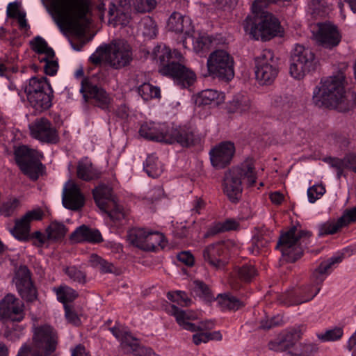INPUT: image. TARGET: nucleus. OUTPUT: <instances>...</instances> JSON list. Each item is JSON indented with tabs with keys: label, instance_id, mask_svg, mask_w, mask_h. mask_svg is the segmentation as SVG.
<instances>
[{
	"label": "nucleus",
	"instance_id": "obj_1",
	"mask_svg": "<svg viewBox=\"0 0 356 356\" xmlns=\"http://www.w3.org/2000/svg\"><path fill=\"white\" fill-rule=\"evenodd\" d=\"M48 10L61 31L84 35L90 23L91 6L89 0H45Z\"/></svg>",
	"mask_w": 356,
	"mask_h": 356
},
{
	"label": "nucleus",
	"instance_id": "obj_2",
	"mask_svg": "<svg viewBox=\"0 0 356 356\" xmlns=\"http://www.w3.org/2000/svg\"><path fill=\"white\" fill-rule=\"evenodd\" d=\"M291 0H255L252 6V15L246 17L244 30L255 40H268L281 31L280 23L273 14L264 8L268 3H284Z\"/></svg>",
	"mask_w": 356,
	"mask_h": 356
},
{
	"label": "nucleus",
	"instance_id": "obj_3",
	"mask_svg": "<svg viewBox=\"0 0 356 356\" xmlns=\"http://www.w3.org/2000/svg\"><path fill=\"white\" fill-rule=\"evenodd\" d=\"M345 76L340 72L321 81L313 92V100L318 106H326L335 108L339 111H349L356 102L349 98L344 89Z\"/></svg>",
	"mask_w": 356,
	"mask_h": 356
},
{
	"label": "nucleus",
	"instance_id": "obj_4",
	"mask_svg": "<svg viewBox=\"0 0 356 356\" xmlns=\"http://www.w3.org/2000/svg\"><path fill=\"white\" fill-rule=\"evenodd\" d=\"M343 258V254L339 253L322 261L312 273V283L304 285L295 291L287 293L284 296V304L288 306L298 305L312 300L320 291L321 285L326 277L337 268Z\"/></svg>",
	"mask_w": 356,
	"mask_h": 356
},
{
	"label": "nucleus",
	"instance_id": "obj_5",
	"mask_svg": "<svg viewBox=\"0 0 356 356\" xmlns=\"http://www.w3.org/2000/svg\"><path fill=\"white\" fill-rule=\"evenodd\" d=\"M139 134L149 140L172 144L179 143L182 147H190L195 143V135L189 129L166 123L145 122Z\"/></svg>",
	"mask_w": 356,
	"mask_h": 356
},
{
	"label": "nucleus",
	"instance_id": "obj_6",
	"mask_svg": "<svg viewBox=\"0 0 356 356\" xmlns=\"http://www.w3.org/2000/svg\"><path fill=\"white\" fill-rule=\"evenodd\" d=\"M248 186H252L257 179V173L251 162L243 163L241 167L233 168L227 171L223 179V189L229 200L238 202L241 197L243 187L241 179Z\"/></svg>",
	"mask_w": 356,
	"mask_h": 356
},
{
	"label": "nucleus",
	"instance_id": "obj_7",
	"mask_svg": "<svg viewBox=\"0 0 356 356\" xmlns=\"http://www.w3.org/2000/svg\"><path fill=\"white\" fill-rule=\"evenodd\" d=\"M309 232L298 229L293 226L289 230L281 233L276 248L282 252L284 261L293 263L299 259L303 254L301 239L309 238Z\"/></svg>",
	"mask_w": 356,
	"mask_h": 356
},
{
	"label": "nucleus",
	"instance_id": "obj_8",
	"mask_svg": "<svg viewBox=\"0 0 356 356\" xmlns=\"http://www.w3.org/2000/svg\"><path fill=\"white\" fill-rule=\"evenodd\" d=\"M43 212L40 209L26 212L21 218L15 220L13 228L10 232L12 235L19 241H27L30 239H35L33 244L38 247L42 246L48 240L47 235H44L40 231L30 234V223L33 220H40L42 218Z\"/></svg>",
	"mask_w": 356,
	"mask_h": 356
},
{
	"label": "nucleus",
	"instance_id": "obj_9",
	"mask_svg": "<svg viewBox=\"0 0 356 356\" xmlns=\"http://www.w3.org/2000/svg\"><path fill=\"white\" fill-rule=\"evenodd\" d=\"M207 71L209 75L222 81H229L234 78V60L226 51L216 50L207 59Z\"/></svg>",
	"mask_w": 356,
	"mask_h": 356
},
{
	"label": "nucleus",
	"instance_id": "obj_10",
	"mask_svg": "<svg viewBox=\"0 0 356 356\" xmlns=\"http://www.w3.org/2000/svg\"><path fill=\"white\" fill-rule=\"evenodd\" d=\"M314 53L309 48L296 44L291 53L289 73L296 79H302L314 69Z\"/></svg>",
	"mask_w": 356,
	"mask_h": 356
},
{
	"label": "nucleus",
	"instance_id": "obj_11",
	"mask_svg": "<svg viewBox=\"0 0 356 356\" xmlns=\"http://www.w3.org/2000/svg\"><path fill=\"white\" fill-rule=\"evenodd\" d=\"M255 76L261 85H270L276 79L279 68L278 60L270 49H264L254 59Z\"/></svg>",
	"mask_w": 356,
	"mask_h": 356
},
{
	"label": "nucleus",
	"instance_id": "obj_12",
	"mask_svg": "<svg viewBox=\"0 0 356 356\" xmlns=\"http://www.w3.org/2000/svg\"><path fill=\"white\" fill-rule=\"evenodd\" d=\"M127 237L132 245L145 251L154 252L165 245V236L159 232L135 228L129 232Z\"/></svg>",
	"mask_w": 356,
	"mask_h": 356
},
{
	"label": "nucleus",
	"instance_id": "obj_13",
	"mask_svg": "<svg viewBox=\"0 0 356 356\" xmlns=\"http://www.w3.org/2000/svg\"><path fill=\"white\" fill-rule=\"evenodd\" d=\"M15 156L23 173L31 179L36 180L42 168V164L40 161L39 152L26 146H21L15 151Z\"/></svg>",
	"mask_w": 356,
	"mask_h": 356
},
{
	"label": "nucleus",
	"instance_id": "obj_14",
	"mask_svg": "<svg viewBox=\"0 0 356 356\" xmlns=\"http://www.w3.org/2000/svg\"><path fill=\"white\" fill-rule=\"evenodd\" d=\"M107 63L115 70L129 65L133 60L132 49L124 40H114L107 45Z\"/></svg>",
	"mask_w": 356,
	"mask_h": 356
},
{
	"label": "nucleus",
	"instance_id": "obj_15",
	"mask_svg": "<svg viewBox=\"0 0 356 356\" xmlns=\"http://www.w3.org/2000/svg\"><path fill=\"white\" fill-rule=\"evenodd\" d=\"M0 317L10 320L14 331H22V327L19 325L15 327L14 322H19L23 319L24 303L13 294L6 295L0 302Z\"/></svg>",
	"mask_w": 356,
	"mask_h": 356
},
{
	"label": "nucleus",
	"instance_id": "obj_16",
	"mask_svg": "<svg viewBox=\"0 0 356 356\" xmlns=\"http://www.w3.org/2000/svg\"><path fill=\"white\" fill-rule=\"evenodd\" d=\"M159 72L163 75L171 76L175 83L182 88L190 87L196 81L195 74L192 70L176 61L164 65Z\"/></svg>",
	"mask_w": 356,
	"mask_h": 356
},
{
	"label": "nucleus",
	"instance_id": "obj_17",
	"mask_svg": "<svg viewBox=\"0 0 356 356\" xmlns=\"http://www.w3.org/2000/svg\"><path fill=\"white\" fill-rule=\"evenodd\" d=\"M80 92L86 102H89L102 110H109L112 98L104 88L83 79L81 81Z\"/></svg>",
	"mask_w": 356,
	"mask_h": 356
},
{
	"label": "nucleus",
	"instance_id": "obj_18",
	"mask_svg": "<svg viewBox=\"0 0 356 356\" xmlns=\"http://www.w3.org/2000/svg\"><path fill=\"white\" fill-rule=\"evenodd\" d=\"M17 290L22 299L32 302L37 299L38 293L31 277V272L26 266L17 268L13 279Z\"/></svg>",
	"mask_w": 356,
	"mask_h": 356
},
{
	"label": "nucleus",
	"instance_id": "obj_19",
	"mask_svg": "<svg viewBox=\"0 0 356 356\" xmlns=\"http://www.w3.org/2000/svg\"><path fill=\"white\" fill-rule=\"evenodd\" d=\"M56 344L54 335H34L31 345H23L17 356H24L29 352H31L33 356H47L55 351Z\"/></svg>",
	"mask_w": 356,
	"mask_h": 356
},
{
	"label": "nucleus",
	"instance_id": "obj_20",
	"mask_svg": "<svg viewBox=\"0 0 356 356\" xmlns=\"http://www.w3.org/2000/svg\"><path fill=\"white\" fill-rule=\"evenodd\" d=\"M31 136L42 142L56 143L58 135L51 122L44 118L36 119L29 125Z\"/></svg>",
	"mask_w": 356,
	"mask_h": 356
},
{
	"label": "nucleus",
	"instance_id": "obj_21",
	"mask_svg": "<svg viewBox=\"0 0 356 356\" xmlns=\"http://www.w3.org/2000/svg\"><path fill=\"white\" fill-rule=\"evenodd\" d=\"M227 250L223 242H218L207 246L202 256L204 261L216 269L223 268L227 264Z\"/></svg>",
	"mask_w": 356,
	"mask_h": 356
},
{
	"label": "nucleus",
	"instance_id": "obj_22",
	"mask_svg": "<svg viewBox=\"0 0 356 356\" xmlns=\"http://www.w3.org/2000/svg\"><path fill=\"white\" fill-rule=\"evenodd\" d=\"M235 152L234 143L222 142L211 149L209 154L211 164L218 168H223L229 164Z\"/></svg>",
	"mask_w": 356,
	"mask_h": 356
},
{
	"label": "nucleus",
	"instance_id": "obj_23",
	"mask_svg": "<svg viewBox=\"0 0 356 356\" xmlns=\"http://www.w3.org/2000/svg\"><path fill=\"white\" fill-rule=\"evenodd\" d=\"M62 200L63 206L71 210H79L84 205V197L79 186L70 181L63 189Z\"/></svg>",
	"mask_w": 356,
	"mask_h": 356
},
{
	"label": "nucleus",
	"instance_id": "obj_24",
	"mask_svg": "<svg viewBox=\"0 0 356 356\" xmlns=\"http://www.w3.org/2000/svg\"><path fill=\"white\" fill-rule=\"evenodd\" d=\"M130 1L127 0H119L118 6L111 3L108 7L109 22L114 26L118 24L126 26L130 20Z\"/></svg>",
	"mask_w": 356,
	"mask_h": 356
},
{
	"label": "nucleus",
	"instance_id": "obj_25",
	"mask_svg": "<svg viewBox=\"0 0 356 356\" xmlns=\"http://www.w3.org/2000/svg\"><path fill=\"white\" fill-rule=\"evenodd\" d=\"M315 36L316 40L326 47L336 46L340 41L337 27L329 23L319 24Z\"/></svg>",
	"mask_w": 356,
	"mask_h": 356
},
{
	"label": "nucleus",
	"instance_id": "obj_26",
	"mask_svg": "<svg viewBox=\"0 0 356 356\" xmlns=\"http://www.w3.org/2000/svg\"><path fill=\"white\" fill-rule=\"evenodd\" d=\"M168 312L175 318L179 326L187 331L195 332L196 324L191 323L189 321L196 319L197 318V313L191 310L181 309L175 305H169Z\"/></svg>",
	"mask_w": 356,
	"mask_h": 356
},
{
	"label": "nucleus",
	"instance_id": "obj_27",
	"mask_svg": "<svg viewBox=\"0 0 356 356\" xmlns=\"http://www.w3.org/2000/svg\"><path fill=\"white\" fill-rule=\"evenodd\" d=\"M70 239L74 243L89 242L100 243L103 241L100 232L95 229H91L85 225L78 227L70 236Z\"/></svg>",
	"mask_w": 356,
	"mask_h": 356
},
{
	"label": "nucleus",
	"instance_id": "obj_28",
	"mask_svg": "<svg viewBox=\"0 0 356 356\" xmlns=\"http://www.w3.org/2000/svg\"><path fill=\"white\" fill-rule=\"evenodd\" d=\"M120 342V350L127 355L132 356H143L145 346H142L138 339L133 335H115Z\"/></svg>",
	"mask_w": 356,
	"mask_h": 356
},
{
	"label": "nucleus",
	"instance_id": "obj_29",
	"mask_svg": "<svg viewBox=\"0 0 356 356\" xmlns=\"http://www.w3.org/2000/svg\"><path fill=\"white\" fill-rule=\"evenodd\" d=\"M168 28L175 33L188 34L192 30L191 22L189 17L174 12L168 19Z\"/></svg>",
	"mask_w": 356,
	"mask_h": 356
},
{
	"label": "nucleus",
	"instance_id": "obj_30",
	"mask_svg": "<svg viewBox=\"0 0 356 356\" xmlns=\"http://www.w3.org/2000/svg\"><path fill=\"white\" fill-rule=\"evenodd\" d=\"M95 202L102 211H107L108 205L115 202L113 199L112 188L105 184H99L92 191Z\"/></svg>",
	"mask_w": 356,
	"mask_h": 356
},
{
	"label": "nucleus",
	"instance_id": "obj_31",
	"mask_svg": "<svg viewBox=\"0 0 356 356\" xmlns=\"http://www.w3.org/2000/svg\"><path fill=\"white\" fill-rule=\"evenodd\" d=\"M52 97L53 90L26 96L27 100L31 107L39 113L47 110L51 107Z\"/></svg>",
	"mask_w": 356,
	"mask_h": 356
},
{
	"label": "nucleus",
	"instance_id": "obj_32",
	"mask_svg": "<svg viewBox=\"0 0 356 356\" xmlns=\"http://www.w3.org/2000/svg\"><path fill=\"white\" fill-rule=\"evenodd\" d=\"M53 90L51 85L47 81L46 77H36L33 76L29 81L28 85L24 88V92L26 96L32 95L43 92Z\"/></svg>",
	"mask_w": 356,
	"mask_h": 356
},
{
	"label": "nucleus",
	"instance_id": "obj_33",
	"mask_svg": "<svg viewBox=\"0 0 356 356\" xmlns=\"http://www.w3.org/2000/svg\"><path fill=\"white\" fill-rule=\"evenodd\" d=\"M76 174L79 179L86 181L97 179L99 177V172L93 167L92 163L87 159L79 161Z\"/></svg>",
	"mask_w": 356,
	"mask_h": 356
},
{
	"label": "nucleus",
	"instance_id": "obj_34",
	"mask_svg": "<svg viewBox=\"0 0 356 356\" xmlns=\"http://www.w3.org/2000/svg\"><path fill=\"white\" fill-rule=\"evenodd\" d=\"M295 335H276V337L270 340L268 346L269 350L275 352H287L293 344V338Z\"/></svg>",
	"mask_w": 356,
	"mask_h": 356
},
{
	"label": "nucleus",
	"instance_id": "obj_35",
	"mask_svg": "<svg viewBox=\"0 0 356 356\" xmlns=\"http://www.w3.org/2000/svg\"><path fill=\"white\" fill-rule=\"evenodd\" d=\"M317 350V347L312 343L299 341L298 335H295L293 344L289 350L290 356H312Z\"/></svg>",
	"mask_w": 356,
	"mask_h": 356
},
{
	"label": "nucleus",
	"instance_id": "obj_36",
	"mask_svg": "<svg viewBox=\"0 0 356 356\" xmlns=\"http://www.w3.org/2000/svg\"><path fill=\"white\" fill-rule=\"evenodd\" d=\"M250 106V99L248 96L237 94L227 104V110L229 113L242 114L248 112Z\"/></svg>",
	"mask_w": 356,
	"mask_h": 356
},
{
	"label": "nucleus",
	"instance_id": "obj_37",
	"mask_svg": "<svg viewBox=\"0 0 356 356\" xmlns=\"http://www.w3.org/2000/svg\"><path fill=\"white\" fill-rule=\"evenodd\" d=\"M224 99L222 93L217 90L207 89L198 93L196 98V103L199 105H209L214 104H219Z\"/></svg>",
	"mask_w": 356,
	"mask_h": 356
},
{
	"label": "nucleus",
	"instance_id": "obj_38",
	"mask_svg": "<svg viewBox=\"0 0 356 356\" xmlns=\"http://www.w3.org/2000/svg\"><path fill=\"white\" fill-rule=\"evenodd\" d=\"M143 169L149 177L157 178L163 172V165L155 154H150L143 164Z\"/></svg>",
	"mask_w": 356,
	"mask_h": 356
},
{
	"label": "nucleus",
	"instance_id": "obj_39",
	"mask_svg": "<svg viewBox=\"0 0 356 356\" xmlns=\"http://www.w3.org/2000/svg\"><path fill=\"white\" fill-rule=\"evenodd\" d=\"M269 97L270 106L277 111L287 112L292 107V99L287 95L273 93Z\"/></svg>",
	"mask_w": 356,
	"mask_h": 356
},
{
	"label": "nucleus",
	"instance_id": "obj_40",
	"mask_svg": "<svg viewBox=\"0 0 356 356\" xmlns=\"http://www.w3.org/2000/svg\"><path fill=\"white\" fill-rule=\"evenodd\" d=\"M67 232V229L65 225L57 221L51 222L46 229L48 240L54 241L62 240Z\"/></svg>",
	"mask_w": 356,
	"mask_h": 356
},
{
	"label": "nucleus",
	"instance_id": "obj_41",
	"mask_svg": "<svg viewBox=\"0 0 356 356\" xmlns=\"http://www.w3.org/2000/svg\"><path fill=\"white\" fill-rule=\"evenodd\" d=\"M89 263L92 267L99 269L102 273H116L117 272V268L112 263L96 254H92L90 256Z\"/></svg>",
	"mask_w": 356,
	"mask_h": 356
},
{
	"label": "nucleus",
	"instance_id": "obj_42",
	"mask_svg": "<svg viewBox=\"0 0 356 356\" xmlns=\"http://www.w3.org/2000/svg\"><path fill=\"white\" fill-rule=\"evenodd\" d=\"M222 309L236 310L242 304L236 298L229 294H218L215 298Z\"/></svg>",
	"mask_w": 356,
	"mask_h": 356
},
{
	"label": "nucleus",
	"instance_id": "obj_43",
	"mask_svg": "<svg viewBox=\"0 0 356 356\" xmlns=\"http://www.w3.org/2000/svg\"><path fill=\"white\" fill-rule=\"evenodd\" d=\"M192 291L196 296L203 298L206 301L211 302V300L215 299L208 285H207L202 281H193Z\"/></svg>",
	"mask_w": 356,
	"mask_h": 356
},
{
	"label": "nucleus",
	"instance_id": "obj_44",
	"mask_svg": "<svg viewBox=\"0 0 356 356\" xmlns=\"http://www.w3.org/2000/svg\"><path fill=\"white\" fill-rule=\"evenodd\" d=\"M138 92L145 101L152 98H159L161 93L159 88L148 83H144L138 88Z\"/></svg>",
	"mask_w": 356,
	"mask_h": 356
},
{
	"label": "nucleus",
	"instance_id": "obj_45",
	"mask_svg": "<svg viewBox=\"0 0 356 356\" xmlns=\"http://www.w3.org/2000/svg\"><path fill=\"white\" fill-rule=\"evenodd\" d=\"M143 35L149 39L154 38L157 34V26L154 20L150 17H144L140 22Z\"/></svg>",
	"mask_w": 356,
	"mask_h": 356
},
{
	"label": "nucleus",
	"instance_id": "obj_46",
	"mask_svg": "<svg viewBox=\"0 0 356 356\" xmlns=\"http://www.w3.org/2000/svg\"><path fill=\"white\" fill-rule=\"evenodd\" d=\"M56 292L58 300L64 304L72 302L78 296L77 292L67 286H60Z\"/></svg>",
	"mask_w": 356,
	"mask_h": 356
},
{
	"label": "nucleus",
	"instance_id": "obj_47",
	"mask_svg": "<svg viewBox=\"0 0 356 356\" xmlns=\"http://www.w3.org/2000/svg\"><path fill=\"white\" fill-rule=\"evenodd\" d=\"M188 39H191L193 49L195 52L198 54H203L209 50L211 44V38L206 35L199 36L195 38L188 37Z\"/></svg>",
	"mask_w": 356,
	"mask_h": 356
},
{
	"label": "nucleus",
	"instance_id": "obj_48",
	"mask_svg": "<svg viewBox=\"0 0 356 356\" xmlns=\"http://www.w3.org/2000/svg\"><path fill=\"white\" fill-rule=\"evenodd\" d=\"M63 270L73 282L80 284H84L86 282V274L75 266L65 267Z\"/></svg>",
	"mask_w": 356,
	"mask_h": 356
},
{
	"label": "nucleus",
	"instance_id": "obj_49",
	"mask_svg": "<svg viewBox=\"0 0 356 356\" xmlns=\"http://www.w3.org/2000/svg\"><path fill=\"white\" fill-rule=\"evenodd\" d=\"M168 298L181 307H188L191 305L192 300L189 298L187 294L182 291H177L174 292H169L167 294Z\"/></svg>",
	"mask_w": 356,
	"mask_h": 356
},
{
	"label": "nucleus",
	"instance_id": "obj_50",
	"mask_svg": "<svg viewBox=\"0 0 356 356\" xmlns=\"http://www.w3.org/2000/svg\"><path fill=\"white\" fill-rule=\"evenodd\" d=\"M108 215L113 221L120 222L125 218V212L123 208L117 204L115 202L108 205V210L103 211Z\"/></svg>",
	"mask_w": 356,
	"mask_h": 356
},
{
	"label": "nucleus",
	"instance_id": "obj_51",
	"mask_svg": "<svg viewBox=\"0 0 356 356\" xmlns=\"http://www.w3.org/2000/svg\"><path fill=\"white\" fill-rule=\"evenodd\" d=\"M159 60L160 61L161 65L164 66V65H168V63L172 62L171 60L173 58L177 59L178 60H181L182 56L179 51L177 50H174L172 52L170 49L164 47L161 53L158 56Z\"/></svg>",
	"mask_w": 356,
	"mask_h": 356
},
{
	"label": "nucleus",
	"instance_id": "obj_52",
	"mask_svg": "<svg viewBox=\"0 0 356 356\" xmlns=\"http://www.w3.org/2000/svg\"><path fill=\"white\" fill-rule=\"evenodd\" d=\"M238 277L245 282H250L257 275V270L252 265H243L236 269Z\"/></svg>",
	"mask_w": 356,
	"mask_h": 356
},
{
	"label": "nucleus",
	"instance_id": "obj_53",
	"mask_svg": "<svg viewBox=\"0 0 356 356\" xmlns=\"http://www.w3.org/2000/svg\"><path fill=\"white\" fill-rule=\"evenodd\" d=\"M132 6L138 13L152 11L156 6V0H131Z\"/></svg>",
	"mask_w": 356,
	"mask_h": 356
},
{
	"label": "nucleus",
	"instance_id": "obj_54",
	"mask_svg": "<svg viewBox=\"0 0 356 356\" xmlns=\"http://www.w3.org/2000/svg\"><path fill=\"white\" fill-rule=\"evenodd\" d=\"M270 241V236H263L258 234L253 238L252 246L249 249L254 254H259L261 249L265 248Z\"/></svg>",
	"mask_w": 356,
	"mask_h": 356
},
{
	"label": "nucleus",
	"instance_id": "obj_55",
	"mask_svg": "<svg viewBox=\"0 0 356 356\" xmlns=\"http://www.w3.org/2000/svg\"><path fill=\"white\" fill-rule=\"evenodd\" d=\"M342 227V225L339 222V220L337 222H326L319 225L318 236H322L327 234H333Z\"/></svg>",
	"mask_w": 356,
	"mask_h": 356
},
{
	"label": "nucleus",
	"instance_id": "obj_56",
	"mask_svg": "<svg viewBox=\"0 0 356 356\" xmlns=\"http://www.w3.org/2000/svg\"><path fill=\"white\" fill-rule=\"evenodd\" d=\"M284 323L283 317L280 315L275 316L270 319H263L260 322L259 327L264 331H268L270 329L280 326Z\"/></svg>",
	"mask_w": 356,
	"mask_h": 356
},
{
	"label": "nucleus",
	"instance_id": "obj_57",
	"mask_svg": "<svg viewBox=\"0 0 356 356\" xmlns=\"http://www.w3.org/2000/svg\"><path fill=\"white\" fill-rule=\"evenodd\" d=\"M325 193V187L321 184L314 185L307 190L309 202L314 203Z\"/></svg>",
	"mask_w": 356,
	"mask_h": 356
},
{
	"label": "nucleus",
	"instance_id": "obj_58",
	"mask_svg": "<svg viewBox=\"0 0 356 356\" xmlns=\"http://www.w3.org/2000/svg\"><path fill=\"white\" fill-rule=\"evenodd\" d=\"M19 204V201L17 199H13L4 202L0 208V213L5 217L10 216L17 209Z\"/></svg>",
	"mask_w": 356,
	"mask_h": 356
},
{
	"label": "nucleus",
	"instance_id": "obj_59",
	"mask_svg": "<svg viewBox=\"0 0 356 356\" xmlns=\"http://www.w3.org/2000/svg\"><path fill=\"white\" fill-rule=\"evenodd\" d=\"M323 161L328 163L332 168L337 170V177L338 178H340L343 174V169L345 168L343 159H340L334 157H327L325 158Z\"/></svg>",
	"mask_w": 356,
	"mask_h": 356
},
{
	"label": "nucleus",
	"instance_id": "obj_60",
	"mask_svg": "<svg viewBox=\"0 0 356 356\" xmlns=\"http://www.w3.org/2000/svg\"><path fill=\"white\" fill-rule=\"evenodd\" d=\"M107 45L101 46L99 48H97L96 51L90 56V60L95 65H99L102 63L104 56L107 60Z\"/></svg>",
	"mask_w": 356,
	"mask_h": 356
},
{
	"label": "nucleus",
	"instance_id": "obj_61",
	"mask_svg": "<svg viewBox=\"0 0 356 356\" xmlns=\"http://www.w3.org/2000/svg\"><path fill=\"white\" fill-rule=\"evenodd\" d=\"M356 221V207L344 211L342 216L339 219V222L343 227L346 226Z\"/></svg>",
	"mask_w": 356,
	"mask_h": 356
},
{
	"label": "nucleus",
	"instance_id": "obj_62",
	"mask_svg": "<svg viewBox=\"0 0 356 356\" xmlns=\"http://www.w3.org/2000/svg\"><path fill=\"white\" fill-rule=\"evenodd\" d=\"M193 342L198 346L209 341H221L222 335H193Z\"/></svg>",
	"mask_w": 356,
	"mask_h": 356
},
{
	"label": "nucleus",
	"instance_id": "obj_63",
	"mask_svg": "<svg viewBox=\"0 0 356 356\" xmlns=\"http://www.w3.org/2000/svg\"><path fill=\"white\" fill-rule=\"evenodd\" d=\"M40 60L45 63L44 65L45 74L49 76H53L57 72L58 65L56 61L48 60L46 58H41Z\"/></svg>",
	"mask_w": 356,
	"mask_h": 356
},
{
	"label": "nucleus",
	"instance_id": "obj_64",
	"mask_svg": "<svg viewBox=\"0 0 356 356\" xmlns=\"http://www.w3.org/2000/svg\"><path fill=\"white\" fill-rule=\"evenodd\" d=\"M31 45L32 49L38 54H41L46 47L48 45L47 42L40 36H36L31 42Z\"/></svg>",
	"mask_w": 356,
	"mask_h": 356
}]
</instances>
